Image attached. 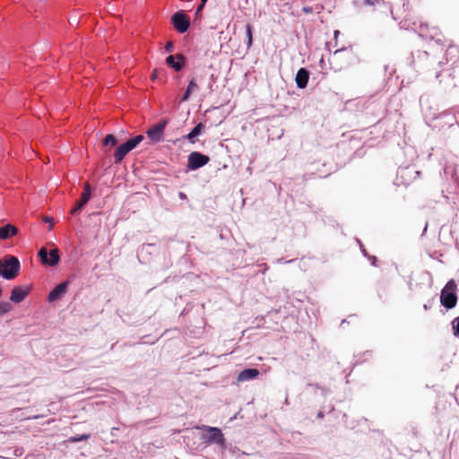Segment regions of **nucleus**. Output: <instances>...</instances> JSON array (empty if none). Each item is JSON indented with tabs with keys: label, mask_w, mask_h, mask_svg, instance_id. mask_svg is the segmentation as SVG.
Returning a JSON list of instances; mask_svg holds the SVG:
<instances>
[{
	"label": "nucleus",
	"mask_w": 459,
	"mask_h": 459,
	"mask_svg": "<svg viewBox=\"0 0 459 459\" xmlns=\"http://www.w3.org/2000/svg\"><path fill=\"white\" fill-rule=\"evenodd\" d=\"M284 404L285 405H289L290 404L288 395H286V398L284 400Z\"/></svg>",
	"instance_id": "46"
},
{
	"label": "nucleus",
	"mask_w": 459,
	"mask_h": 459,
	"mask_svg": "<svg viewBox=\"0 0 459 459\" xmlns=\"http://www.w3.org/2000/svg\"><path fill=\"white\" fill-rule=\"evenodd\" d=\"M90 437H91V434L83 433L81 435L72 436V437H68L65 442L74 444V443H77V442H81V441H86Z\"/></svg>",
	"instance_id": "22"
},
{
	"label": "nucleus",
	"mask_w": 459,
	"mask_h": 459,
	"mask_svg": "<svg viewBox=\"0 0 459 459\" xmlns=\"http://www.w3.org/2000/svg\"><path fill=\"white\" fill-rule=\"evenodd\" d=\"M440 75H441V74H440V73H437V74H436V78H437V79H439Z\"/></svg>",
	"instance_id": "50"
},
{
	"label": "nucleus",
	"mask_w": 459,
	"mask_h": 459,
	"mask_svg": "<svg viewBox=\"0 0 459 459\" xmlns=\"http://www.w3.org/2000/svg\"><path fill=\"white\" fill-rule=\"evenodd\" d=\"M434 301V298H432L430 300H429L427 303L423 305L424 310L428 311L432 307V303Z\"/></svg>",
	"instance_id": "35"
},
{
	"label": "nucleus",
	"mask_w": 459,
	"mask_h": 459,
	"mask_svg": "<svg viewBox=\"0 0 459 459\" xmlns=\"http://www.w3.org/2000/svg\"><path fill=\"white\" fill-rule=\"evenodd\" d=\"M15 455H21L19 449H16Z\"/></svg>",
	"instance_id": "48"
},
{
	"label": "nucleus",
	"mask_w": 459,
	"mask_h": 459,
	"mask_svg": "<svg viewBox=\"0 0 459 459\" xmlns=\"http://www.w3.org/2000/svg\"><path fill=\"white\" fill-rule=\"evenodd\" d=\"M425 29H427V25H420V31H419V36L420 37H422V38H425V39H433V40L436 41V43L437 45H441V46L444 45V42H443L442 39L437 37V35H438L437 29L432 28L428 32H425Z\"/></svg>",
	"instance_id": "16"
},
{
	"label": "nucleus",
	"mask_w": 459,
	"mask_h": 459,
	"mask_svg": "<svg viewBox=\"0 0 459 459\" xmlns=\"http://www.w3.org/2000/svg\"><path fill=\"white\" fill-rule=\"evenodd\" d=\"M210 161V157L200 152L194 151L187 156V170L195 171L204 167Z\"/></svg>",
	"instance_id": "6"
},
{
	"label": "nucleus",
	"mask_w": 459,
	"mask_h": 459,
	"mask_svg": "<svg viewBox=\"0 0 459 459\" xmlns=\"http://www.w3.org/2000/svg\"><path fill=\"white\" fill-rule=\"evenodd\" d=\"M193 91H188V89H186L184 93L182 94L181 98H180V102H186V101H188L191 95H192Z\"/></svg>",
	"instance_id": "31"
},
{
	"label": "nucleus",
	"mask_w": 459,
	"mask_h": 459,
	"mask_svg": "<svg viewBox=\"0 0 459 459\" xmlns=\"http://www.w3.org/2000/svg\"><path fill=\"white\" fill-rule=\"evenodd\" d=\"M170 23L177 32L184 34L191 26V19L184 10H178L171 15Z\"/></svg>",
	"instance_id": "4"
},
{
	"label": "nucleus",
	"mask_w": 459,
	"mask_h": 459,
	"mask_svg": "<svg viewBox=\"0 0 459 459\" xmlns=\"http://www.w3.org/2000/svg\"><path fill=\"white\" fill-rule=\"evenodd\" d=\"M411 61H410V65H411L413 62H414V56H413V54L411 55V57H410Z\"/></svg>",
	"instance_id": "47"
},
{
	"label": "nucleus",
	"mask_w": 459,
	"mask_h": 459,
	"mask_svg": "<svg viewBox=\"0 0 459 459\" xmlns=\"http://www.w3.org/2000/svg\"><path fill=\"white\" fill-rule=\"evenodd\" d=\"M44 222H46V223H50V227H49V229H50V230L52 229L53 224H54V220H53V218H52V217H46V218L44 219Z\"/></svg>",
	"instance_id": "37"
},
{
	"label": "nucleus",
	"mask_w": 459,
	"mask_h": 459,
	"mask_svg": "<svg viewBox=\"0 0 459 459\" xmlns=\"http://www.w3.org/2000/svg\"><path fill=\"white\" fill-rule=\"evenodd\" d=\"M157 77V72L153 71L152 74V79L154 80Z\"/></svg>",
	"instance_id": "44"
},
{
	"label": "nucleus",
	"mask_w": 459,
	"mask_h": 459,
	"mask_svg": "<svg viewBox=\"0 0 459 459\" xmlns=\"http://www.w3.org/2000/svg\"><path fill=\"white\" fill-rule=\"evenodd\" d=\"M208 0H201V3L207 4Z\"/></svg>",
	"instance_id": "51"
},
{
	"label": "nucleus",
	"mask_w": 459,
	"mask_h": 459,
	"mask_svg": "<svg viewBox=\"0 0 459 459\" xmlns=\"http://www.w3.org/2000/svg\"><path fill=\"white\" fill-rule=\"evenodd\" d=\"M333 34H334V38L337 39L338 35L340 34V31L338 30H335L333 31Z\"/></svg>",
	"instance_id": "45"
},
{
	"label": "nucleus",
	"mask_w": 459,
	"mask_h": 459,
	"mask_svg": "<svg viewBox=\"0 0 459 459\" xmlns=\"http://www.w3.org/2000/svg\"><path fill=\"white\" fill-rule=\"evenodd\" d=\"M376 0H364V4L367 5H374Z\"/></svg>",
	"instance_id": "42"
},
{
	"label": "nucleus",
	"mask_w": 459,
	"mask_h": 459,
	"mask_svg": "<svg viewBox=\"0 0 459 459\" xmlns=\"http://www.w3.org/2000/svg\"><path fill=\"white\" fill-rule=\"evenodd\" d=\"M38 255L45 265L56 266L60 262L58 249L48 251L46 247H41L38 252Z\"/></svg>",
	"instance_id": "9"
},
{
	"label": "nucleus",
	"mask_w": 459,
	"mask_h": 459,
	"mask_svg": "<svg viewBox=\"0 0 459 459\" xmlns=\"http://www.w3.org/2000/svg\"><path fill=\"white\" fill-rule=\"evenodd\" d=\"M303 13H311L313 12V8L310 6H304L302 8Z\"/></svg>",
	"instance_id": "38"
},
{
	"label": "nucleus",
	"mask_w": 459,
	"mask_h": 459,
	"mask_svg": "<svg viewBox=\"0 0 459 459\" xmlns=\"http://www.w3.org/2000/svg\"><path fill=\"white\" fill-rule=\"evenodd\" d=\"M344 50H346V48H340V49L335 50V51H334V56H336V55L340 54L341 52H342V51H344Z\"/></svg>",
	"instance_id": "43"
},
{
	"label": "nucleus",
	"mask_w": 459,
	"mask_h": 459,
	"mask_svg": "<svg viewBox=\"0 0 459 459\" xmlns=\"http://www.w3.org/2000/svg\"><path fill=\"white\" fill-rule=\"evenodd\" d=\"M117 143H118L117 138L112 134H107L102 140V145L105 147L106 146L115 147L117 144Z\"/></svg>",
	"instance_id": "21"
},
{
	"label": "nucleus",
	"mask_w": 459,
	"mask_h": 459,
	"mask_svg": "<svg viewBox=\"0 0 459 459\" xmlns=\"http://www.w3.org/2000/svg\"><path fill=\"white\" fill-rule=\"evenodd\" d=\"M93 188L90 184H85L80 199L76 202L75 205L71 209V214L75 216L79 214L91 199Z\"/></svg>",
	"instance_id": "8"
},
{
	"label": "nucleus",
	"mask_w": 459,
	"mask_h": 459,
	"mask_svg": "<svg viewBox=\"0 0 459 459\" xmlns=\"http://www.w3.org/2000/svg\"><path fill=\"white\" fill-rule=\"evenodd\" d=\"M178 197H179L181 200H186V199H187V195H186L184 192H179V193H178Z\"/></svg>",
	"instance_id": "41"
},
{
	"label": "nucleus",
	"mask_w": 459,
	"mask_h": 459,
	"mask_svg": "<svg viewBox=\"0 0 459 459\" xmlns=\"http://www.w3.org/2000/svg\"><path fill=\"white\" fill-rule=\"evenodd\" d=\"M186 89H188V91H199V86L197 84V80H196V77L195 76H192L190 79H189V82H188V84L186 86Z\"/></svg>",
	"instance_id": "23"
},
{
	"label": "nucleus",
	"mask_w": 459,
	"mask_h": 459,
	"mask_svg": "<svg viewBox=\"0 0 459 459\" xmlns=\"http://www.w3.org/2000/svg\"><path fill=\"white\" fill-rule=\"evenodd\" d=\"M324 417H325V412H324L322 410H321V411H319L317 412V414H316V419H318V420H322V419H324Z\"/></svg>",
	"instance_id": "40"
},
{
	"label": "nucleus",
	"mask_w": 459,
	"mask_h": 459,
	"mask_svg": "<svg viewBox=\"0 0 459 459\" xmlns=\"http://www.w3.org/2000/svg\"><path fill=\"white\" fill-rule=\"evenodd\" d=\"M308 386H316L317 389L321 391V394L324 397H326L330 394V390L326 387L321 386L318 384H308Z\"/></svg>",
	"instance_id": "28"
},
{
	"label": "nucleus",
	"mask_w": 459,
	"mask_h": 459,
	"mask_svg": "<svg viewBox=\"0 0 459 459\" xmlns=\"http://www.w3.org/2000/svg\"><path fill=\"white\" fill-rule=\"evenodd\" d=\"M260 371L255 368H247L241 370L236 378L237 382H247L257 378Z\"/></svg>",
	"instance_id": "14"
},
{
	"label": "nucleus",
	"mask_w": 459,
	"mask_h": 459,
	"mask_svg": "<svg viewBox=\"0 0 459 459\" xmlns=\"http://www.w3.org/2000/svg\"><path fill=\"white\" fill-rule=\"evenodd\" d=\"M32 290V285H17L14 286L11 291L9 299L11 302L18 304L22 302Z\"/></svg>",
	"instance_id": "11"
},
{
	"label": "nucleus",
	"mask_w": 459,
	"mask_h": 459,
	"mask_svg": "<svg viewBox=\"0 0 459 459\" xmlns=\"http://www.w3.org/2000/svg\"><path fill=\"white\" fill-rule=\"evenodd\" d=\"M134 148L129 140L119 145L114 153V162L116 164L121 163L124 158Z\"/></svg>",
	"instance_id": "13"
},
{
	"label": "nucleus",
	"mask_w": 459,
	"mask_h": 459,
	"mask_svg": "<svg viewBox=\"0 0 459 459\" xmlns=\"http://www.w3.org/2000/svg\"><path fill=\"white\" fill-rule=\"evenodd\" d=\"M18 233V229L11 223L0 227V239H8Z\"/></svg>",
	"instance_id": "19"
},
{
	"label": "nucleus",
	"mask_w": 459,
	"mask_h": 459,
	"mask_svg": "<svg viewBox=\"0 0 459 459\" xmlns=\"http://www.w3.org/2000/svg\"><path fill=\"white\" fill-rule=\"evenodd\" d=\"M429 53L427 51H418V57H427Z\"/></svg>",
	"instance_id": "39"
},
{
	"label": "nucleus",
	"mask_w": 459,
	"mask_h": 459,
	"mask_svg": "<svg viewBox=\"0 0 459 459\" xmlns=\"http://www.w3.org/2000/svg\"><path fill=\"white\" fill-rule=\"evenodd\" d=\"M451 325L454 335L459 338V316L452 321Z\"/></svg>",
	"instance_id": "26"
},
{
	"label": "nucleus",
	"mask_w": 459,
	"mask_h": 459,
	"mask_svg": "<svg viewBox=\"0 0 459 459\" xmlns=\"http://www.w3.org/2000/svg\"><path fill=\"white\" fill-rule=\"evenodd\" d=\"M439 119H444V123L441 127L444 129L446 126L451 131V133H455L459 136V117H457V113L454 109H448L441 113L438 117Z\"/></svg>",
	"instance_id": "5"
},
{
	"label": "nucleus",
	"mask_w": 459,
	"mask_h": 459,
	"mask_svg": "<svg viewBox=\"0 0 459 459\" xmlns=\"http://www.w3.org/2000/svg\"><path fill=\"white\" fill-rule=\"evenodd\" d=\"M367 257L370 261L371 265L377 266V256L368 255Z\"/></svg>",
	"instance_id": "34"
},
{
	"label": "nucleus",
	"mask_w": 459,
	"mask_h": 459,
	"mask_svg": "<svg viewBox=\"0 0 459 459\" xmlns=\"http://www.w3.org/2000/svg\"><path fill=\"white\" fill-rule=\"evenodd\" d=\"M1 260L3 264V274H1V276L7 281L16 278L21 271V263L19 259L14 255H7Z\"/></svg>",
	"instance_id": "2"
},
{
	"label": "nucleus",
	"mask_w": 459,
	"mask_h": 459,
	"mask_svg": "<svg viewBox=\"0 0 459 459\" xmlns=\"http://www.w3.org/2000/svg\"><path fill=\"white\" fill-rule=\"evenodd\" d=\"M245 30H246V44H247V48H250L252 47V45H253V31H254V28H253V26L250 23H247L245 25Z\"/></svg>",
	"instance_id": "20"
},
{
	"label": "nucleus",
	"mask_w": 459,
	"mask_h": 459,
	"mask_svg": "<svg viewBox=\"0 0 459 459\" xmlns=\"http://www.w3.org/2000/svg\"><path fill=\"white\" fill-rule=\"evenodd\" d=\"M446 63L454 65L459 60V48L455 45H449L445 53Z\"/></svg>",
	"instance_id": "18"
},
{
	"label": "nucleus",
	"mask_w": 459,
	"mask_h": 459,
	"mask_svg": "<svg viewBox=\"0 0 459 459\" xmlns=\"http://www.w3.org/2000/svg\"><path fill=\"white\" fill-rule=\"evenodd\" d=\"M411 172H413L417 175L420 174V171L415 170L414 168H412V167L402 168V169H399V170H398V174H400L402 178H403L405 174H409Z\"/></svg>",
	"instance_id": "25"
},
{
	"label": "nucleus",
	"mask_w": 459,
	"mask_h": 459,
	"mask_svg": "<svg viewBox=\"0 0 459 459\" xmlns=\"http://www.w3.org/2000/svg\"><path fill=\"white\" fill-rule=\"evenodd\" d=\"M310 72L305 67H300L295 76V82L299 89H305L307 86Z\"/></svg>",
	"instance_id": "15"
},
{
	"label": "nucleus",
	"mask_w": 459,
	"mask_h": 459,
	"mask_svg": "<svg viewBox=\"0 0 459 459\" xmlns=\"http://www.w3.org/2000/svg\"><path fill=\"white\" fill-rule=\"evenodd\" d=\"M154 247V245H152V244L143 245V246L142 247V248H141V252H142V253H143V252H149V249H150V248H152V247Z\"/></svg>",
	"instance_id": "36"
},
{
	"label": "nucleus",
	"mask_w": 459,
	"mask_h": 459,
	"mask_svg": "<svg viewBox=\"0 0 459 459\" xmlns=\"http://www.w3.org/2000/svg\"><path fill=\"white\" fill-rule=\"evenodd\" d=\"M15 455H21L19 449H16Z\"/></svg>",
	"instance_id": "49"
},
{
	"label": "nucleus",
	"mask_w": 459,
	"mask_h": 459,
	"mask_svg": "<svg viewBox=\"0 0 459 459\" xmlns=\"http://www.w3.org/2000/svg\"><path fill=\"white\" fill-rule=\"evenodd\" d=\"M457 285L455 281L449 280L440 292V303L446 309L454 308L457 304Z\"/></svg>",
	"instance_id": "1"
},
{
	"label": "nucleus",
	"mask_w": 459,
	"mask_h": 459,
	"mask_svg": "<svg viewBox=\"0 0 459 459\" xmlns=\"http://www.w3.org/2000/svg\"><path fill=\"white\" fill-rule=\"evenodd\" d=\"M12 309V305L7 301L0 302V317L7 314Z\"/></svg>",
	"instance_id": "24"
},
{
	"label": "nucleus",
	"mask_w": 459,
	"mask_h": 459,
	"mask_svg": "<svg viewBox=\"0 0 459 459\" xmlns=\"http://www.w3.org/2000/svg\"><path fill=\"white\" fill-rule=\"evenodd\" d=\"M188 59L182 53H176L174 55H169L165 58L166 65L173 71L178 73L186 68L187 65Z\"/></svg>",
	"instance_id": "7"
},
{
	"label": "nucleus",
	"mask_w": 459,
	"mask_h": 459,
	"mask_svg": "<svg viewBox=\"0 0 459 459\" xmlns=\"http://www.w3.org/2000/svg\"><path fill=\"white\" fill-rule=\"evenodd\" d=\"M452 177L459 186V165L455 166Z\"/></svg>",
	"instance_id": "32"
},
{
	"label": "nucleus",
	"mask_w": 459,
	"mask_h": 459,
	"mask_svg": "<svg viewBox=\"0 0 459 459\" xmlns=\"http://www.w3.org/2000/svg\"><path fill=\"white\" fill-rule=\"evenodd\" d=\"M206 4L200 3L195 12V21L202 18L203 11L205 7Z\"/></svg>",
	"instance_id": "27"
},
{
	"label": "nucleus",
	"mask_w": 459,
	"mask_h": 459,
	"mask_svg": "<svg viewBox=\"0 0 459 459\" xmlns=\"http://www.w3.org/2000/svg\"><path fill=\"white\" fill-rule=\"evenodd\" d=\"M201 429L205 431L202 436V439L204 443L210 445L215 444L221 449L226 448V438L220 428L202 425Z\"/></svg>",
	"instance_id": "3"
},
{
	"label": "nucleus",
	"mask_w": 459,
	"mask_h": 459,
	"mask_svg": "<svg viewBox=\"0 0 459 459\" xmlns=\"http://www.w3.org/2000/svg\"><path fill=\"white\" fill-rule=\"evenodd\" d=\"M167 125L168 120L166 119L160 120L157 124L153 125L147 130V137L153 143H160L163 138Z\"/></svg>",
	"instance_id": "10"
},
{
	"label": "nucleus",
	"mask_w": 459,
	"mask_h": 459,
	"mask_svg": "<svg viewBox=\"0 0 459 459\" xmlns=\"http://www.w3.org/2000/svg\"><path fill=\"white\" fill-rule=\"evenodd\" d=\"M356 241H357V243H358V244H359V248H360L361 253L363 254V255H364L365 257H367V256L368 255V252H367V250H366V248H365L364 245L362 244V242H361L359 238H356Z\"/></svg>",
	"instance_id": "33"
},
{
	"label": "nucleus",
	"mask_w": 459,
	"mask_h": 459,
	"mask_svg": "<svg viewBox=\"0 0 459 459\" xmlns=\"http://www.w3.org/2000/svg\"><path fill=\"white\" fill-rule=\"evenodd\" d=\"M144 139L143 134H137L130 139H128L132 144L136 148V146Z\"/></svg>",
	"instance_id": "29"
},
{
	"label": "nucleus",
	"mask_w": 459,
	"mask_h": 459,
	"mask_svg": "<svg viewBox=\"0 0 459 459\" xmlns=\"http://www.w3.org/2000/svg\"><path fill=\"white\" fill-rule=\"evenodd\" d=\"M175 49V44L172 40H168L165 43L164 50L166 53H172Z\"/></svg>",
	"instance_id": "30"
},
{
	"label": "nucleus",
	"mask_w": 459,
	"mask_h": 459,
	"mask_svg": "<svg viewBox=\"0 0 459 459\" xmlns=\"http://www.w3.org/2000/svg\"><path fill=\"white\" fill-rule=\"evenodd\" d=\"M69 283V281H65L56 285L48 293V301L52 303L60 300L67 292Z\"/></svg>",
	"instance_id": "12"
},
{
	"label": "nucleus",
	"mask_w": 459,
	"mask_h": 459,
	"mask_svg": "<svg viewBox=\"0 0 459 459\" xmlns=\"http://www.w3.org/2000/svg\"><path fill=\"white\" fill-rule=\"evenodd\" d=\"M205 130V125L202 122L196 124L193 129L184 136L189 143H195L196 142V138L200 136Z\"/></svg>",
	"instance_id": "17"
}]
</instances>
